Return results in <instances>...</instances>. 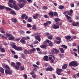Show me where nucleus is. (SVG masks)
Returning <instances> with one entry per match:
<instances>
[{
  "instance_id": "1",
  "label": "nucleus",
  "mask_w": 79,
  "mask_h": 79,
  "mask_svg": "<svg viewBox=\"0 0 79 79\" xmlns=\"http://www.w3.org/2000/svg\"><path fill=\"white\" fill-rule=\"evenodd\" d=\"M69 66H77V64L75 61H72L69 64Z\"/></svg>"
},
{
  "instance_id": "2",
  "label": "nucleus",
  "mask_w": 79,
  "mask_h": 79,
  "mask_svg": "<svg viewBox=\"0 0 79 79\" xmlns=\"http://www.w3.org/2000/svg\"><path fill=\"white\" fill-rule=\"evenodd\" d=\"M56 73L58 75H61L62 73L60 72H62L63 70L61 69H56Z\"/></svg>"
},
{
  "instance_id": "3",
  "label": "nucleus",
  "mask_w": 79,
  "mask_h": 79,
  "mask_svg": "<svg viewBox=\"0 0 79 79\" xmlns=\"http://www.w3.org/2000/svg\"><path fill=\"white\" fill-rule=\"evenodd\" d=\"M5 73L6 74H12L11 71L8 69H6L5 70Z\"/></svg>"
},
{
  "instance_id": "4",
  "label": "nucleus",
  "mask_w": 79,
  "mask_h": 79,
  "mask_svg": "<svg viewBox=\"0 0 79 79\" xmlns=\"http://www.w3.org/2000/svg\"><path fill=\"white\" fill-rule=\"evenodd\" d=\"M72 25L73 26H77L78 25H79V22H77L76 23L73 22L72 23Z\"/></svg>"
},
{
  "instance_id": "5",
  "label": "nucleus",
  "mask_w": 79,
  "mask_h": 79,
  "mask_svg": "<svg viewBox=\"0 0 79 79\" xmlns=\"http://www.w3.org/2000/svg\"><path fill=\"white\" fill-rule=\"evenodd\" d=\"M35 38L36 40H38L39 42H40V35H37L35 37Z\"/></svg>"
},
{
  "instance_id": "6",
  "label": "nucleus",
  "mask_w": 79,
  "mask_h": 79,
  "mask_svg": "<svg viewBox=\"0 0 79 79\" xmlns=\"http://www.w3.org/2000/svg\"><path fill=\"white\" fill-rule=\"evenodd\" d=\"M59 27V26H57L55 24H54L52 26V27L53 29H58Z\"/></svg>"
},
{
  "instance_id": "7",
  "label": "nucleus",
  "mask_w": 79,
  "mask_h": 79,
  "mask_svg": "<svg viewBox=\"0 0 79 79\" xmlns=\"http://www.w3.org/2000/svg\"><path fill=\"white\" fill-rule=\"evenodd\" d=\"M25 4L23 3H21L19 4V6L20 8H23V6H24Z\"/></svg>"
},
{
  "instance_id": "8",
  "label": "nucleus",
  "mask_w": 79,
  "mask_h": 79,
  "mask_svg": "<svg viewBox=\"0 0 79 79\" xmlns=\"http://www.w3.org/2000/svg\"><path fill=\"white\" fill-rule=\"evenodd\" d=\"M48 57L47 56H45L44 57V60L45 61H48Z\"/></svg>"
},
{
  "instance_id": "9",
  "label": "nucleus",
  "mask_w": 79,
  "mask_h": 79,
  "mask_svg": "<svg viewBox=\"0 0 79 79\" xmlns=\"http://www.w3.org/2000/svg\"><path fill=\"white\" fill-rule=\"evenodd\" d=\"M10 45L12 47H13V48H14V49H15V50H16L17 49L18 47H17L15 45L13 44H11Z\"/></svg>"
},
{
  "instance_id": "10",
  "label": "nucleus",
  "mask_w": 79,
  "mask_h": 79,
  "mask_svg": "<svg viewBox=\"0 0 79 79\" xmlns=\"http://www.w3.org/2000/svg\"><path fill=\"white\" fill-rule=\"evenodd\" d=\"M50 56L51 57H49V60H52V57L53 58L54 60H55V57H54L53 56H52V55H51Z\"/></svg>"
},
{
  "instance_id": "11",
  "label": "nucleus",
  "mask_w": 79,
  "mask_h": 79,
  "mask_svg": "<svg viewBox=\"0 0 79 79\" xmlns=\"http://www.w3.org/2000/svg\"><path fill=\"white\" fill-rule=\"evenodd\" d=\"M0 50L2 53H4L5 52V50L3 48H2L1 46H0Z\"/></svg>"
},
{
  "instance_id": "12",
  "label": "nucleus",
  "mask_w": 79,
  "mask_h": 79,
  "mask_svg": "<svg viewBox=\"0 0 79 79\" xmlns=\"http://www.w3.org/2000/svg\"><path fill=\"white\" fill-rule=\"evenodd\" d=\"M52 70L53 69L52 67H50V68L48 67L46 69V71H52Z\"/></svg>"
},
{
  "instance_id": "13",
  "label": "nucleus",
  "mask_w": 79,
  "mask_h": 79,
  "mask_svg": "<svg viewBox=\"0 0 79 79\" xmlns=\"http://www.w3.org/2000/svg\"><path fill=\"white\" fill-rule=\"evenodd\" d=\"M68 65L66 64H65L62 66V68L63 69H65L66 68H67Z\"/></svg>"
},
{
  "instance_id": "14",
  "label": "nucleus",
  "mask_w": 79,
  "mask_h": 79,
  "mask_svg": "<svg viewBox=\"0 0 79 79\" xmlns=\"http://www.w3.org/2000/svg\"><path fill=\"white\" fill-rule=\"evenodd\" d=\"M39 16V14H36L35 15H34L33 16V18H34V19H37V18H38V17Z\"/></svg>"
},
{
  "instance_id": "15",
  "label": "nucleus",
  "mask_w": 79,
  "mask_h": 79,
  "mask_svg": "<svg viewBox=\"0 0 79 79\" xmlns=\"http://www.w3.org/2000/svg\"><path fill=\"white\" fill-rule=\"evenodd\" d=\"M59 49L60 50V52H61V53H64V50L63 49V48H59Z\"/></svg>"
},
{
  "instance_id": "16",
  "label": "nucleus",
  "mask_w": 79,
  "mask_h": 79,
  "mask_svg": "<svg viewBox=\"0 0 79 79\" xmlns=\"http://www.w3.org/2000/svg\"><path fill=\"white\" fill-rule=\"evenodd\" d=\"M16 50H18L19 51H22V50H23V48H22L21 47H17Z\"/></svg>"
},
{
  "instance_id": "17",
  "label": "nucleus",
  "mask_w": 79,
  "mask_h": 79,
  "mask_svg": "<svg viewBox=\"0 0 79 79\" xmlns=\"http://www.w3.org/2000/svg\"><path fill=\"white\" fill-rule=\"evenodd\" d=\"M11 21L13 22V23H16V22H17V20L16 19H13L12 18L11 19Z\"/></svg>"
},
{
  "instance_id": "18",
  "label": "nucleus",
  "mask_w": 79,
  "mask_h": 79,
  "mask_svg": "<svg viewBox=\"0 0 79 79\" xmlns=\"http://www.w3.org/2000/svg\"><path fill=\"white\" fill-rule=\"evenodd\" d=\"M64 6L62 5H60L59 7V8L60 10H63L64 9Z\"/></svg>"
},
{
  "instance_id": "19",
  "label": "nucleus",
  "mask_w": 79,
  "mask_h": 79,
  "mask_svg": "<svg viewBox=\"0 0 79 79\" xmlns=\"http://www.w3.org/2000/svg\"><path fill=\"white\" fill-rule=\"evenodd\" d=\"M14 9H15L16 10H20V9L19 8V7H18V6H14Z\"/></svg>"
},
{
  "instance_id": "20",
  "label": "nucleus",
  "mask_w": 79,
  "mask_h": 79,
  "mask_svg": "<svg viewBox=\"0 0 79 79\" xmlns=\"http://www.w3.org/2000/svg\"><path fill=\"white\" fill-rule=\"evenodd\" d=\"M54 21L55 22H58L60 21V19L58 18H56L54 19Z\"/></svg>"
},
{
  "instance_id": "21",
  "label": "nucleus",
  "mask_w": 79,
  "mask_h": 79,
  "mask_svg": "<svg viewBox=\"0 0 79 79\" xmlns=\"http://www.w3.org/2000/svg\"><path fill=\"white\" fill-rule=\"evenodd\" d=\"M20 42L21 43H22V44H25L26 43V41L23 39H22L21 40H20Z\"/></svg>"
},
{
  "instance_id": "22",
  "label": "nucleus",
  "mask_w": 79,
  "mask_h": 79,
  "mask_svg": "<svg viewBox=\"0 0 79 79\" xmlns=\"http://www.w3.org/2000/svg\"><path fill=\"white\" fill-rule=\"evenodd\" d=\"M65 38L67 39H70L71 38V37L70 35L66 36L65 37Z\"/></svg>"
},
{
  "instance_id": "23",
  "label": "nucleus",
  "mask_w": 79,
  "mask_h": 79,
  "mask_svg": "<svg viewBox=\"0 0 79 79\" xmlns=\"http://www.w3.org/2000/svg\"><path fill=\"white\" fill-rule=\"evenodd\" d=\"M15 39V38L13 36H11L9 38V40H13Z\"/></svg>"
},
{
  "instance_id": "24",
  "label": "nucleus",
  "mask_w": 79,
  "mask_h": 79,
  "mask_svg": "<svg viewBox=\"0 0 79 79\" xmlns=\"http://www.w3.org/2000/svg\"><path fill=\"white\" fill-rule=\"evenodd\" d=\"M5 6L0 5V10H3L4 8H5Z\"/></svg>"
},
{
  "instance_id": "25",
  "label": "nucleus",
  "mask_w": 79,
  "mask_h": 79,
  "mask_svg": "<svg viewBox=\"0 0 79 79\" xmlns=\"http://www.w3.org/2000/svg\"><path fill=\"white\" fill-rule=\"evenodd\" d=\"M0 71L2 73H4V69H3L2 67H0Z\"/></svg>"
},
{
  "instance_id": "26",
  "label": "nucleus",
  "mask_w": 79,
  "mask_h": 79,
  "mask_svg": "<svg viewBox=\"0 0 79 79\" xmlns=\"http://www.w3.org/2000/svg\"><path fill=\"white\" fill-rule=\"evenodd\" d=\"M14 67L15 69H17V70H19V66H18V65H15Z\"/></svg>"
},
{
  "instance_id": "27",
  "label": "nucleus",
  "mask_w": 79,
  "mask_h": 79,
  "mask_svg": "<svg viewBox=\"0 0 79 79\" xmlns=\"http://www.w3.org/2000/svg\"><path fill=\"white\" fill-rule=\"evenodd\" d=\"M61 47H62V48H65V49H66L67 48H68V47L67 46L64 45H62L61 46Z\"/></svg>"
},
{
  "instance_id": "28",
  "label": "nucleus",
  "mask_w": 79,
  "mask_h": 79,
  "mask_svg": "<svg viewBox=\"0 0 79 79\" xmlns=\"http://www.w3.org/2000/svg\"><path fill=\"white\" fill-rule=\"evenodd\" d=\"M26 16V15L25 14H22L21 16L22 19H24V17L25 16Z\"/></svg>"
},
{
  "instance_id": "29",
  "label": "nucleus",
  "mask_w": 79,
  "mask_h": 79,
  "mask_svg": "<svg viewBox=\"0 0 79 79\" xmlns=\"http://www.w3.org/2000/svg\"><path fill=\"white\" fill-rule=\"evenodd\" d=\"M24 53L25 54H27L28 53H29V51H27V50H25L24 51Z\"/></svg>"
},
{
  "instance_id": "30",
  "label": "nucleus",
  "mask_w": 79,
  "mask_h": 79,
  "mask_svg": "<svg viewBox=\"0 0 79 79\" xmlns=\"http://www.w3.org/2000/svg\"><path fill=\"white\" fill-rule=\"evenodd\" d=\"M10 65L11 66H12L13 67H15L16 66V64L14 62H11Z\"/></svg>"
},
{
  "instance_id": "31",
  "label": "nucleus",
  "mask_w": 79,
  "mask_h": 79,
  "mask_svg": "<svg viewBox=\"0 0 79 79\" xmlns=\"http://www.w3.org/2000/svg\"><path fill=\"white\" fill-rule=\"evenodd\" d=\"M9 2L10 3H13V2H14V3H16V2L15 1H14V0H9Z\"/></svg>"
},
{
  "instance_id": "32",
  "label": "nucleus",
  "mask_w": 79,
  "mask_h": 79,
  "mask_svg": "<svg viewBox=\"0 0 79 79\" xmlns=\"http://www.w3.org/2000/svg\"><path fill=\"white\" fill-rule=\"evenodd\" d=\"M65 16L66 17H67V19H69V20L70 19H71V17L70 16H68V15H65Z\"/></svg>"
},
{
  "instance_id": "33",
  "label": "nucleus",
  "mask_w": 79,
  "mask_h": 79,
  "mask_svg": "<svg viewBox=\"0 0 79 79\" xmlns=\"http://www.w3.org/2000/svg\"><path fill=\"white\" fill-rule=\"evenodd\" d=\"M40 47L42 48H45L47 47V46L45 45H43L40 46Z\"/></svg>"
},
{
  "instance_id": "34",
  "label": "nucleus",
  "mask_w": 79,
  "mask_h": 79,
  "mask_svg": "<svg viewBox=\"0 0 79 79\" xmlns=\"http://www.w3.org/2000/svg\"><path fill=\"white\" fill-rule=\"evenodd\" d=\"M54 50L56 53H59V51L56 49L54 48Z\"/></svg>"
},
{
  "instance_id": "35",
  "label": "nucleus",
  "mask_w": 79,
  "mask_h": 79,
  "mask_svg": "<svg viewBox=\"0 0 79 79\" xmlns=\"http://www.w3.org/2000/svg\"><path fill=\"white\" fill-rule=\"evenodd\" d=\"M43 10H47L48 9V7L46 6H43L42 7Z\"/></svg>"
},
{
  "instance_id": "36",
  "label": "nucleus",
  "mask_w": 79,
  "mask_h": 79,
  "mask_svg": "<svg viewBox=\"0 0 79 79\" xmlns=\"http://www.w3.org/2000/svg\"><path fill=\"white\" fill-rule=\"evenodd\" d=\"M5 9H6V10H8L9 11H11V9L10 8L5 7Z\"/></svg>"
},
{
  "instance_id": "37",
  "label": "nucleus",
  "mask_w": 79,
  "mask_h": 79,
  "mask_svg": "<svg viewBox=\"0 0 79 79\" xmlns=\"http://www.w3.org/2000/svg\"><path fill=\"white\" fill-rule=\"evenodd\" d=\"M54 42L56 44H60V41H57L56 40H55Z\"/></svg>"
},
{
  "instance_id": "38",
  "label": "nucleus",
  "mask_w": 79,
  "mask_h": 79,
  "mask_svg": "<svg viewBox=\"0 0 79 79\" xmlns=\"http://www.w3.org/2000/svg\"><path fill=\"white\" fill-rule=\"evenodd\" d=\"M16 64L18 66H20L21 65V63L19 62H16Z\"/></svg>"
},
{
  "instance_id": "39",
  "label": "nucleus",
  "mask_w": 79,
  "mask_h": 79,
  "mask_svg": "<svg viewBox=\"0 0 79 79\" xmlns=\"http://www.w3.org/2000/svg\"><path fill=\"white\" fill-rule=\"evenodd\" d=\"M20 69L22 71H23L24 69V67H23V66H21L20 67Z\"/></svg>"
},
{
  "instance_id": "40",
  "label": "nucleus",
  "mask_w": 79,
  "mask_h": 79,
  "mask_svg": "<svg viewBox=\"0 0 79 79\" xmlns=\"http://www.w3.org/2000/svg\"><path fill=\"white\" fill-rule=\"evenodd\" d=\"M11 14H12L13 15H16V13L15 11L13 10L10 12Z\"/></svg>"
},
{
  "instance_id": "41",
  "label": "nucleus",
  "mask_w": 79,
  "mask_h": 79,
  "mask_svg": "<svg viewBox=\"0 0 79 79\" xmlns=\"http://www.w3.org/2000/svg\"><path fill=\"white\" fill-rule=\"evenodd\" d=\"M55 50H54V49L53 50H52L51 51V54L52 55H54L55 54Z\"/></svg>"
},
{
  "instance_id": "42",
  "label": "nucleus",
  "mask_w": 79,
  "mask_h": 79,
  "mask_svg": "<svg viewBox=\"0 0 79 79\" xmlns=\"http://www.w3.org/2000/svg\"><path fill=\"white\" fill-rule=\"evenodd\" d=\"M27 27H31L32 26L31 24H27Z\"/></svg>"
},
{
  "instance_id": "43",
  "label": "nucleus",
  "mask_w": 79,
  "mask_h": 79,
  "mask_svg": "<svg viewBox=\"0 0 79 79\" xmlns=\"http://www.w3.org/2000/svg\"><path fill=\"white\" fill-rule=\"evenodd\" d=\"M6 37H10L11 35L8 34V33H6Z\"/></svg>"
},
{
  "instance_id": "44",
  "label": "nucleus",
  "mask_w": 79,
  "mask_h": 79,
  "mask_svg": "<svg viewBox=\"0 0 79 79\" xmlns=\"http://www.w3.org/2000/svg\"><path fill=\"white\" fill-rule=\"evenodd\" d=\"M48 39H50V40H51V39H52V35H49L48 36Z\"/></svg>"
},
{
  "instance_id": "45",
  "label": "nucleus",
  "mask_w": 79,
  "mask_h": 79,
  "mask_svg": "<svg viewBox=\"0 0 79 79\" xmlns=\"http://www.w3.org/2000/svg\"><path fill=\"white\" fill-rule=\"evenodd\" d=\"M32 29H36V25H33L32 28Z\"/></svg>"
},
{
  "instance_id": "46",
  "label": "nucleus",
  "mask_w": 79,
  "mask_h": 79,
  "mask_svg": "<svg viewBox=\"0 0 79 79\" xmlns=\"http://www.w3.org/2000/svg\"><path fill=\"white\" fill-rule=\"evenodd\" d=\"M1 37L2 39H7V37H5V36H3V35H1Z\"/></svg>"
},
{
  "instance_id": "47",
  "label": "nucleus",
  "mask_w": 79,
  "mask_h": 79,
  "mask_svg": "<svg viewBox=\"0 0 79 79\" xmlns=\"http://www.w3.org/2000/svg\"><path fill=\"white\" fill-rule=\"evenodd\" d=\"M28 22H29V23H31L32 22V19L30 18H29L27 20Z\"/></svg>"
},
{
  "instance_id": "48",
  "label": "nucleus",
  "mask_w": 79,
  "mask_h": 79,
  "mask_svg": "<svg viewBox=\"0 0 79 79\" xmlns=\"http://www.w3.org/2000/svg\"><path fill=\"white\" fill-rule=\"evenodd\" d=\"M49 45V46H50V47H52L53 46V44H52V42L50 41Z\"/></svg>"
},
{
  "instance_id": "49",
  "label": "nucleus",
  "mask_w": 79,
  "mask_h": 79,
  "mask_svg": "<svg viewBox=\"0 0 79 79\" xmlns=\"http://www.w3.org/2000/svg\"><path fill=\"white\" fill-rule=\"evenodd\" d=\"M77 45V44L75 43H73V47H76Z\"/></svg>"
},
{
  "instance_id": "50",
  "label": "nucleus",
  "mask_w": 79,
  "mask_h": 79,
  "mask_svg": "<svg viewBox=\"0 0 79 79\" xmlns=\"http://www.w3.org/2000/svg\"><path fill=\"white\" fill-rule=\"evenodd\" d=\"M8 5H9V6L10 7V8H13V5L10 4V3H8Z\"/></svg>"
},
{
  "instance_id": "51",
  "label": "nucleus",
  "mask_w": 79,
  "mask_h": 79,
  "mask_svg": "<svg viewBox=\"0 0 79 79\" xmlns=\"http://www.w3.org/2000/svg\"><path fill=\"white\" fill-rule=\"evenodd\" d=\"M23 77L25 79H27V76L26 74H24V75Z\"/></svg>"
},
{
  "instance_id": "52",
  "label": "nucleus",
  "mask_w": 79,
  "mask_h": 79,
  "mask_svg": "<svg viewBox=\"0 0 79 79\" xmlns=\"http://www.w3.org/2000/svg\"><path fill=\"white\" fill-rule=\"evenodd\" d=\"M49 15H51V16H53V12H51L49 13Z\"/></svg>"
},
{
  "instance_id": "53",
  "label": "nucleus",
  "mask_w": 79,
  "mask_h": 79,
  "mask_svg": "<svg viewBox=\"0 0 79 79\" xmlns=\"http://www.w3.org/2000/svg\"><path fill=\"white\" fill-rule=\"evenodd\" d=\"M67 14L69 16H71L72 15V14L71 13H70L69 12H67Z\"/></svg>"
},
{
  "instance_id": "54",
  "label": "nucleus",
  "mask_w": 79,
  "mask_h": 79,
  "mask_svg": "<svg viewBox=\"0 0 79 79\" xmlns=\"http://www.w3.org/2000/svg\"><path fill=\"white\" fill-rule=\"evenodd\" d=\"M14 57L15 58H16V59H17V58H18V56L16 55H15L14 56Z\"/></svg>"
},
{
  "instance_id": "55",
  "label": "nucleus",
  "mask_w": 79,
  "mask_h": 79,
  "mask_svg": "<svg viewBox=\"0 0 79 79\" xmlns=\"http://www.w3.org/2000/svg\"><path fill=\"white\" fill-rule=\"evenodd\" d=\"M11 52L13 53V54H15V52L13 50H10Z\"/></svg>"
},
{
  "instance_id": "56",
  "label": "nucleus",
  "mask_w": 79,
  "mask_h": 79,
  "mask_svg": "<svg viewBox=\"0 0 79 79\" xmlns=\"http://www.w3.org/2000/svg\"><path fill=\"white\" fill-rule=\"evenodd\" d=\"M31 51L33 52H35V48H33L31 49Z\"/></svg>"
},
{
  "instance_id": "57",
  "label": "nucleus",
  "mask_w": 79,
  "mask_h": 79,
  "mask_svg": "<svg viewBox=\"0 0 79 79\" xmlns=\"http://www.w3.org/2000/svg\"><path fill=\"white\" fill-rule=\"evenodd\" d=\"M21 57L22 58H24V57H25V56L24 54H21Z\"/></svg>"
},
{
  "instance_id": "58",
  "label": "nucleus",
  "mask_w": 79,
  "mask_h": 79,
  "mask_svg": "<svg viewBox=\"0 0 79 79\" xmlns=\"http://www.w3.org/2000/svg\"><path fill=\"white\" fill-rule=\"evenodd\" d=\"M50 40H46V43H47V44H48L49 43H50Z\"/></svg>"
},
{
  "instance_id": "59",
  "label": "nucleus",
  "mask_w": 79,
  "mask_h": 79,
  "mask_svg": "<svg viewBox=\"0 0 79 79\" xmlns=\"http://www.w3.org/2000/svg\"><path fill=\"white\" fill-rule=\"evenodd\" d=\"M54 15L55 16H58V14L56 12H54Z\"/></svg>"
},
{
  "instance_id": "60",
  "label": "nucleus",
  "mask_w": 79,
  "mask_h": 79,
  "mask_svg": "<svg viewBox=\"0 0 79 79\" xmlns=\"http://www.w3.org/2000/svg\"><path fill=\"white\" fill-rule=\"evenodd\" d=\"M34 6H36L37 8H38V6H37V5H36V2H35L34 4Z\"/></svg>"
},
{
  "instance_id": "61",
  "label": "nucleus",
  "mask_w": 79,
  "mask_h": 79,
  "mask_svg": "<svg viewBox=\"0 0 79 79\" xmlns=\"http://www.w3.org/2000/svg\"><path fill=\"white\" fill-rule=\"evenodd\" d=\"M56 39L57 40H61V38L60 37H57Z\"/></svg>"
},
{
  "instance_id": "62",
  "label": "nucleus",
  "mask_w": 79,
  "mask_h": 79,
  "mask_svg": "<svg viewBox=\"0 0 79 79\" xmlns=\"http://www.w3.org/2000/svg\"><path fill=\"white\" fill-rule=\"evenodd\" d=\"M36 50H37V51H38V52L40 51V48H36Z\"/></svg>"
},
{
  "instance_id": "63",
  "label": "nucleus",
  "mask_w": 79,
  "mask_h": 79,
  "mask_svg": "<svg viewBox=\"0 0 79 79\" xmlns=\"http://www.w3.org/2000/svg\"><path fill=\"white\" fill-rule=\"evenodd\" d=\"M44 25L45 26H48V23H47V22H46V23L44 24Z\"/></svg>"
},
{
  "instance_id": "64",
  "label": "nucleus",
  "mask_w": 79,
  "mask_h": 79,
  "mask_svg": "<svg viewBox=\"0 0 79 79\" xmlns=\"http://www.w3.org/2000/svg\"><path fill=\"white\" fill-rule=\"evenodd\" d=\"M27 19H28V16H25V19L27 20Z\"/></svg>"
}]
</instances>
